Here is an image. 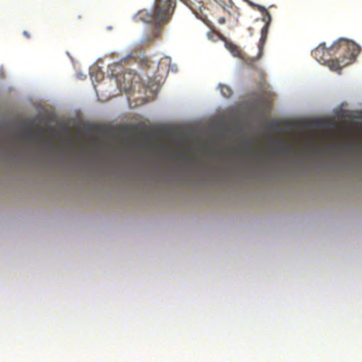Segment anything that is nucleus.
Returning a JSON list of instances; mask_svg holds the SVG:
<instances>
[{"label": "nucleus", "instance_id": "1", "mask_svg": "<svg viewBox=\"0 0 362 362\" xmlns=\"http://www.w3.org/2000/svg\"><path fill=\"white\" fill-rule=\"evenodd\" d=\"M175 6L176 0H156L153 11L141 10L138 12L135 16L136 21L155 24L146 41H152L160 35L162 24L170 19Z\"/></svg>", "mask_w": 362, "mask_h": 362}, {"label": "nucleus", "instance_id": "2", "mask_svg": "<svg viewBox=\"0 0 362 362\" xmlns=\"http://www.w3.org/2000/svg\"><path fill=\"white\" fill-rule=\"evenodd\" d=\"M339 49H349L352 53H360V47L353 42L340 39L329 47H327L325 42L321 43L313 50V56L321 64L329 61L330 57L339 53Z\"/></svg>", "mask_w": 362, "mask_h": 362}, {"label": "nucleus", "instance_id": "3", "mask_svg": "<svg viewBox=\"0 0 362 362\" xmlns=\"http://www.w3.org/2000/svg\"><path fill=\"white\" fill-rule=\"evenodd\" d=\"M339 53L342 54V56L336 59L330 60L327 62L331 69L334 71H339L343 67L353 63L356 57L359 53H352L351 50L348 49H339Z\"/></svg>", "mask_w": 362, "mask_h": 362}, {"label": "nucleus", "instance_id": "4", "mask_svg": "<svg viewBox=\"0 0 362 362\" xmlns=\"http://www.w3.org/2000/svg\"><path fill=\"white\" fill-rule=\"evenodd\" d=\"M262 15V21L265 23V25H264L261 30V37L258 46L259 53L257 55V59H259L262 57L263 47L267 37L269 26L272 21V17L269 11L266 12L265 13H263Z\"/></svg>", "mask_w": 362, "mask_h": 362}, {"label": "nucleus", "instance_id": "5", "mask_svg": "<svg viewBox=\"0 0 362 362\" xmlns=\"http://www.w3.org/2000/svg\"><path fill=\"white\" fill-rule=\"evenodd\" d=\"M226 47L234 57L243 59L242 52L237 45L233 44L232 42H227L226 44Z\"/></svg>", "mask_w": 362, "mask_h": 362}, {"label": "nucleus", "instance_id": "6", "mask_svg": "<svg viewBox=\"0 0 362 362\" xmlns=\"http://www.w3.org/2000/svg\"><path fill=\"white\" fill-rule=\"evenodd\" d=\"M220 89L222 95L226 98H229L232 95V90L227 86H220Z\"/></svg>", "mask_w": 362, "mask_h": 362}, {"label": "nucleus", "instance_id": "7", "mask_svg": "<svg viewBox=\"0 0 362 362\" xmlns=\"http://www.w3.org/2000/svg\"><path fill=\"white\" fill-rule=\"evenodd\" d=\"M249 4L253 7L257 8L259 11H260L262 14L265 13L266 12H268V10L264 7L263 6L256 4L252 2H249Z\"/></svg>", "mask_w": 362, "mask_h": 362}, {"label": "nucleus", "instance_id": "8", "mask_svg": "<svg viewBox=\"0 0 362 362\" xmlns=\"http://www.w3.org/2000/svg\"><path fill=\"white\" fill-rule=\"evenodd\" d=\"M185 3L189 6V8L192 10V11H194V8L193 7V4L192 3V1L190 0H187L186 1H185Z\"/></svg>", "mask_w": 362, "mask_h": 362}, {"label": "nucleus", "instance_id": "9", "mask_svg": "<svg viewBox=\"0 0 362 362\" xmlns=\"http://www.w3.org/2000/svg\"><path fill=\"white\" fill-rule=\"evenodd\" d=\"M218 22L220 23H223L225 22V19L223 18H219Z\"/></svg>", "mask_w": 362, "mask_h": 362}, {"label": "nucleus", "instance_id": "10", "mask_svg": "<svg viewBox=\"0 0 362 362\" xmlns=\"http://www.w3.org/2000/svg\"><path fill=\"white\" fill-rule=\"evenodd\" d=\"M24 33V35H25L27 37H28V38L30 37V35L28 33V32L24 31V33Z\"/></svg>", "mask_w": 362, "mask_h": 362}]
</instances>
